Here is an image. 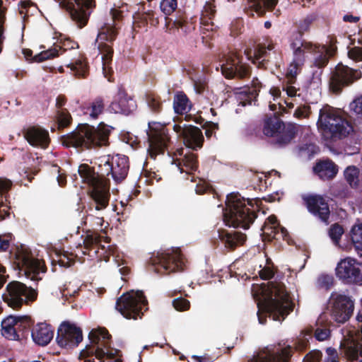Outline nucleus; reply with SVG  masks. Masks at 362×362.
Returning a JSON list of instances; mask_svg holds the SVG:
<instances>
[{"instance_id": "1", "label": "nucleus", "mask_w": 362, "mask_h": 362, "mask_svg": "<svg viewBox=\"0 0 362 362\" xmlns=\"http://www.w3.org/2000/svg\"><path fill=\"white\" fill-rule=\"evenodd\" d=\"M98 172L95 171L87 164L78 167V177L81 183L89 187V193L95 202L94 207H90L86 218L93 221L94 224L102 226L104 222L103 211L107 208L110 199V187L105 176L112 175L116 182L124 180L129 171V159L124 155H105L97 159Z\"/></svg>"}, {"instance_id": "2", "label": "nucleus", "mask_w": 362, "mask_h": 362, "mask_svg": "<svg viewBox=\"0 0 362 362\" xmlns=\"http://www.w3.org/2000/svg\"><path fill=\"white\" fill-rule=\"evenodd\" d=\"M262 300L257 303L259 322L265 324L267 315L275 321H283L293 311L291 301L284 285L281 282H269L261 288Z\"/></svg>"}, {"instance_id": "3", "label": "nucleus", "mask_w": 362, "mask_h": 362, "mask_svg": "<svg viewBox=\"0 0 362 362\" xmlns=\"http://www.w3.org/2000/svg\"><path fill=\"white\" fill-rule=\"evenodd\" d=\"M90 344L80 352V362H122L119 358H115L118 351L110 349V335L104 328L92 329L89 333Z\"/></svg>"}, {"instance_id": "4", "label": "nucleus", "mask_w": 362, "mask_h": 362, "mask_svg": "<svg viewBox=\"0 0 362 362\" xmlns=\"http://www.w3.org/2000/svg\"><path fill=\"white\" fill-rule=\"evenodd\" d=\"M114 129L112 126L103 122L97 128L88 124H83L63 139V144L69 147L74 146L90 148L108 145L109 136Z\"/></svg>"}, {"instance_id": "5", "label": "nucleus", "mask_w": 362, "mask_h": 362, "mask_svg": "<svg viewBox=\"0 0 362 362\" xmlns=\"http://www.w3.org/2000/svg\"><path fill=\"white\" fill-rule=\"evenodd\" d=\"M252 200H246L238 193H231L226 198V209L223 213V221L228 226L249 228L256 218Z\"/></svg>"}, {"instance_id": "6", "label": "nucleus", "mask_w": 362, "mask_h": 362, "mask_svg": "<svg viewBox=\"0 0 362 362\" xmlns=\"http://www.w3.org/2000/svg\"><path fill=\"white\" fill-rule=\"evenodd\" d=\"M317 125L323 134H329L333 139L346 137L353 131L349 122L328 105H324L320 110Z\"/></svg>"}, {"instance_id": "7", "label": "nucleus", "mask_w": 362, "mask_h": 362, "mask_svg": "<svg viewBox=\"0 0 362 362\" xmlns=\"http://www.w3.org/2000/svg\"><path fill=\"white\" fill-rule=\"evenodd\" d=\"M11 255L20 272L33 281L42 279L45 273L42 262L35 259L28 247L17 246L11 252Z\"/></svg>"}, {"instance_id": "8", "label": "nucleus", "mask_w": 362, "mask_h": 362, "mask_svg": "<svg viewBox=\"0 0 362 362\" xmlns=\"http://www.w3.org/2000/svg\"><path fill=\"white\" fill-rule=\"evenodd\" d=\"M147 300L141 291H131L119 297L116 309L127 319L141 318L143 310H147Z\"/></svg>"}, {"instance_id": "9", "label": "nucleus", "mask_w": 362, "mask_h": 362, "mask_svg": "<svg viewBox=\"0 0 362 362\" xmlns=\"http://www.w3.org/2000/svg\"><path fill=\"white\" fill-rule=\"evenodd\" d=\"M263 133L274 137L276 144L284 146L291 142L296 134V127L292 124H284L278 117H267L264 119Z\"/></svg>"}, {"instance_id": "10", "label": "nucleus", "mask_w": 362, "mask_h": 362, "mask_svg": "<svg viewBox=\"0 0 362 362\" xmlns=\"http://www.w3.org/2000/svg\"><path fill=\"white\" fill-rule=\"evenodd\" d=\"M343 340L340 344L341 354L348 362H362V326L342 329Z\"/></svg>"}, {"instance_id": "11", "label": "nucleus", "mask_w": 362, "mask_h": 362, "mask_svg": "<svg viewBox=\"0 0 362 362\" xmlns=\"http://www.w3.org/2000/svg\"><path fill=\"white\" fill-rule=\"evenodd\" d=\"M117 35L114 27L107 26L103 28L98 33L95 42L98 43V50L101 54L103 62V72L108 81H111L110 75L112 73L111 66L113 55L112 44Z\"/></svg>"}, {"instance_id": "12", "label": "nucleus", "mask_w": 362, "mask_h": 362, "mask_svg": "<svg viewBox=\"0 0 362 362\" xmlns=\"http://www.w3.org/2000/svg\"><path fill=\"white\" fill-rule=\"evenodd\" d=\"M151 262L155 272L161 275L182 271L185 265L183 255L179 248H172L158 253L152 258Z\"/></svg>"}, {"instance_id": "13", "label": "nucleus", "mask_w": 362, "mask_h": 362, "mask_svg": "<svg viewBox=\"0 0 362 362\" xmlns=\"http://www.w3.org/2000/svg\"><path fill=\"white\" fill-rule=\"evenodd\" d=\"M3 299L7 305L13 308L19 309L24 303L36 299L37 293L31 287L19 281H11L7 286L4 293Z\"/></svg>"}, {"instance_id": "14", "label": "nucleus", "mask_w": 362, "mask_h": 362, "mask_svg": "<svg viewBox=\"0 0 362 362\" xmlns=\"http://www.w3.org/2000/svg\"><path fill=\"white\" fill-rule=\"evenodd\" d=\"M227 78H245L250 76V66L243 62V58L236 52L224 54L216 67Z\"/></svg>"}, {"instance_id": "15", "label": "nucleus", "mask_w": 362, "mask_h": 362, "mask_svg": "<svg viewBox=\"0 0 362 362\" xmlns=\"http://www.w3.org/2000/svg\"><path fill=\"white\" fill-rule=\"evenodd\" d=\"M59 6L68 11L78 27L85 26L95 7V0H54Z\"/></svg>"}, {"instance_id": "16", "label": "nucleus", "mask_w": 362, "mask_h": 362, "mask_svg": "<svg viewBox=\"0 0 362 362\" xmlns=\"http://www.w3.org/2000/svg\"><path fill=\"white\" fill-rule=\"evenodd\" d=\"M290 47L293 53V59L288 65L287 71L290 81L297 76L305 62L308 54L312 52L313 43L303 40L301 37L293 40L290 43Z\"/></svg>"}, {"instance_id": "17", "label": "nucleus", "mask_w": 362, "mask_h": 362, "mask_svg": "<svg viewBox=\"0 0 362 362\" xmlns=\"http://www.w3.org/2000/svg\"><path fill=\"white\" fill-rule=\"evenodd\" d=\"M328 309L332 318L339 323L346 322L352 315L354 303L351 297L334 292L331 294Z\"/></svg>"}, {"instance_id": "18", "label": "nucleus", "mask_w": 362, "mask_h": 362, "mask_svg": "<svg viewBox=\"0 0 362 362\" xmlns=\"http://www.w3.org/2000/svg\"><path fill=\"white\" fill-rule=\"evenodd\" d=\"M149 131L148 132L149 156L153 159L158 154L164 153L170 142L168 131L165 127L160 124L149 123Z\"/></svg>"}, {"instance_id": "19", "label": "nucleus", "mask_w": 362, "mask_h": 362, "mask_svg": "<svg viewBox=\"0 0 362 362\" xmlns=\"http://www.w3.org/2000/svg\"><path fill=\"white\" fill-rule=\"evenodd\" d=\"M173 129L187 148L197 150L202 146L204 136L199 128L187 124L181 119L177 122H174Z\"/></svg>"}, {"instance_id": "20", "label": "nucleus", "mask_w": 362, "mask_h": 362, "mask_svg": "<svg viewBox=\"0 0 362 362\" xmlns=\"http://www.w3.org/2000/svg\"><path fill=\"white\" fill-rule=\"evenodd\" d=\"M335 271L337 277L344 283L362 285V263L356 259L351 257L341 259Z\"/></svg>"}, {"instance_id": "21", "label": "nucleus", "mask_w": 362, "mask_h": 362, "mask_svg": "<svg viewBox=\"0 0 362 362\" xmlns=\"http://www.w3.org/2000/svg\"><path fill=\"white\" fill-rule=\"evenodd\" d=\"M361 77V73L358 70L338 64L332 73L330 88L334 93H339L344 86L351 84Z\"/></svg>"}, {"instance_id": "22", "label": "nucleus", "mask_w": 362, "mask_h": 362, "mask_svg": "<svg viewBox=\"0 0 362 362\" xmlns=\"http://www.w3.org/2000/svg\"><path fill=\"white\" fill-rule=\"evenodd\" d=\"M293 353V347L286 343L267 347L254 356L250 362H288Z\"/></svg>"}, {"instance_id": "23", "label": "nucleus", "mask_w": 362, "mask_h": 362, "mask_svg": "<svg viewBox=\"0 0 362 362\" xmlns=\"http://www.w3.org/2000/svg\"><path fill=\"white\" fill-rule=\"evenodd\" d=\"M31 323L27 315H9L1 322V334L9 340H18L20 333L30 327Z\"/></svg>"}, {"instance_id": "24", "label": "nucleus", "mask_w": 362, "mask_h": 362, "mask_svg": "<svg viewBox=\"0 0 362 362\" xmlns=\"http://www.w3.org/2000/svg\"><path fill=\"white\" fill-rule=\"evenodd\" d=\"M82 340V330L76 325L64 322L59 327L56 341L60 347L72 349L78 346Z\"/></svg>"}, {"instance_id": "25", "label": "nucleus", "mask_w": 362, "mask_h": 362, "mask_svg": "<svg viewBox=\"0 0 362 362\" xmlns=\"http://www.w3.org/2000/svg\"><path fill=\"white\" fill-rule=\"evenodd\" d=\"M303 199L310 213L318 217L323 222L327 223L330 211L325 198L318 194H308Z\"/></svg>"}, {"instance_id": "26", "label": "nucleus", "mask_w": 362, "mask_h": 362, "mask_svg": "<svg viewBox=\"0 0 362 362\" xmlns=\"http://www.w3.org/2000/svg\"><path fill=\"white\" fill-rule=\"evenodd\" d=\"M136 107V102L127 95L125 90L119 87L113 101L109 106L111 112L128 115Z\"/></svg>"}, {"instance_id": "27", "label": "nucleus", "mask_w": 362, "mask_h": 362, "mask_svg": "<svg viewBox=\"0 0 362 362\" xmlns=\"http://www.w3.org/2000/svg\"><path fill=\"white\" fill-rule=\"evenodd\" d=\"M262 234L268 240L282 238L286 240L288 235L287 230L281 227L275 216H270L267 218L262 227Z\"/></svg>"}, {"instance_id": "28", "label": "nucleus", "mask_w": 362, "mask_h": 362, "mask_svg": "<svg viewBox=\"0 0 362 362\" xmlns=\"http://www.w3.org/2000/svg\"><path fill=\"white\" fill-rule=\"evenodd\" d=\"M173 164H175L181 173H185L191 177V182H195L194 173L198 169L197 156L192 153H186L182 158H176L173 160Z\"/></svg>"}, {"instance_id": "29", "label": "nucleus", "mask_w": 362, "mask_h": 362, "mask_svg": "<svg viewBox=\"0 0 362 362\" xmlns=\"http://www.w3.org/2000/svg\"><path fill=\"white\" fill-rule=\"evenodd\" d=\"M66 103V98L64 95H59L56 99V107L58 108L54 115V127H51V130L62 129L68 127L72 120L71 116L66 109L62 107Z\"/></svg>"}, {"instance_id": "30", "label": "nucleus", "mask_w": 362, "mask_h": 362, "mask_svg": "<svg viewBox=\"0 0 362 362\" xmlns=\"http://www.w3.org/2000/svg\"><path fill=\"white\" fill-rule=\"evenodd\" d=\"M47 171L49 173V183L51 190L55 191L57 187H63L66 184L64 173L57 163H47Z\"/></svg>"}, {"instance_id": "31", "label": "nucleus", "mask_w": 362, "mask_h": 362, "mask_svg": "<svg viewBox=\"0 0 362 362\" xmlns=\"http://www.w3.org/2000/svg\"><path fill=\"white\" fill-rule=\"evenodd\" d=\"M313 170L320 179L327 180L336 176L338 173V167L332 160H326L317 163Z\"/></svg>"}, {"instance_id": "32", "label": "nucleus", "mask_w": 362, "mask_h": 362, "mask_svg": "<svg viewBox=\"0 0 362 362\" xmlns=\"http://www.w3.org/2000/svg\"><path fill=\"white\" fill-rule=\"evenodd\" d=\"M24 137L28 143L36 147L45 148V132L38 127H30L24 130Z\"/></svg>"}, {"instance_id": "33", "label": "nucleus", "mask_w": 362, "mask_h": 362, "mask_svg": "<svg viewBox=\"0 0 362 362\" xmlns=\"http://www.w3.org/2000/svg\"><path fill=\"white\" fill-rule=\"evenodd\" d=\"M218 238L226 247L233 249L245 241V235L237 231L218 230Z\"/></svg>"}, {"instance_id": "34", "label": "nucleus", "mask_w": 362, "mask_h": 362, "mask_svg": "<svg viewBox=\"0 0 362 362\" xmlns=\"http://www.w3.org/2000/svg\"><path fill=\"white\" fill-rule=\"evenodd\" d=\"M313 50L310 52L313 65L319 69L325 67L329 61L328 49L325 45L313 44Z\"/></svg>"}, {"instance_id": "35", "label": "nucleus", "mask_w": 362, "mask_h": 362, "mask_svg": "<svg viewBox=\"0 0 362 362\" xmlns=\"http://www.w3.org/2000/svg\"><path fill=\"white\" fill-rule=\"evenodd\" d=\"M47 253L51 259L52 271L54 272V266L58 264L60 267H69L71 264V259L68 257L67 254L62 252L56 247H49L47 246Z\"/></svg>"}, {"instance_id": "36", "label": "nucleus", "mask_w": 362, "mask_h": 362, "mask_svg": "<svg viewBox=\"0 0 362 362\" xmlns=\"http://www.w3.org/2000/svg\"><path fill=\"white\" fill-rule=\"evenodd\" d=\"M274 48V45L273 44L268 45L267 48L262 45H258L255 48L253 55H252L251 51H245V53L247 59L252 60L253 64H257L258 67H264V62L267 58V50H272Z\"/></svg>"}, {"instance_id": "37", "label": "nucleus", "mask_w": 362, "mask_h": 362, "mask_svg": "<svg viewBox=\"0 0 362 362\" xmlns=\"http://www.w3.org/2000/svg\"><path fill=\"white\" fill-rule=\"evenodd\" d=\"M104 109L105 100L102 97H97L88 105L81 107L83 113L92 119H97Z\"/></svg>"}, {"instance_id": "38", "label": "nucleus", "mask_w": 362, "mask_h": 362, "mask_svg": "<svg viewBox=\"0 0 362 362\" xmlns=\"http://www.w3.org/2000/svg\"><path fill=\"white\" fill-rule=\"evenodd\" d=\"M12 182L6 178H0V221L8 216V209L5 203L6 201V194L11 189Z\"/></svg>"}, {"instance_id": "39", "label": "nucleus", "mask_w": 362, "mask_h": 362, "mask_svg": "<svg viewBox=\"0 0 362 362\" xmlns=\"http://www.w3.org/2000/svg\"><path fill=\"white\" fill-rule=\"evenodd\" d=\"M173 108L176 113L183 115L191 110L192 103L184 93L180 92L174 97Z\"/></svg>"}, {"instance_id": "40", "label": "nucleus", "mask_w": 362, "mask_h": 362, "mask_svg": "<svg viewBox=\"0 0 362 362\" xmlns=\"http://www.w3.org/2000/svg\"><path fill=\"white\" fill-rule=\"evenodd\" d=\"M250 7L253 8L255 12L262 16L266 9L273 8L277 4L278 0H247Z\"/></svg>"}, {"instance_id": "41", "label": "nucleus", "mask_w": 362, "mask_h": 362, "mask_svg": "<svg viewBox=\"0 0 362 362\" xmlns=\"http://www.w3.org/2000/svg\"><path fill=\"white\" fill-rule=\"evenodd\" d=\"M344 177L351 187H356L362 177V174L356 166L349 165L344 170Z\"/></svg>"}, {"instance_id": "42", "label": "nucleus", "mask_w": 362, "mask_h": 362, "mask_svg": "<svg viewBox=\"0 0 362 362\" xmlns=\"http://www.w3.org/2000/svg\"><path fill=\"white\" fill-rule=\"evenodd\" d=\"M31 336L36 344L45 346V325L43 322L36 324L32 329Z\"/></svg>"}, {"instance_id": "43", "label": "nucleus", "mask_w": 362, "mask_h": 362, "mask_svg": "<svg viewBox=\"0 0 362 362\" xmlns=\"http://www.w3.org/2000/svg\"><path fill=\"white\" fill-rule=\"evenodd\" d=\"M324 316L321 315L317 322V328L315 330V337L318 341H325L329 338L331 331L328 325H323Z\"/></svg>"}, {"instance_id": "44", "label": "nucleus", "mask_w": 362, "mask_h": 362, "mask_svg": "<svg viewBox=\"0 0 362 362\" xmlns=\"http://www.w3.org/2000/svg\"><path fill=\"white\" fill-rule=\"evenodd\" d=\"M6 6L4 5L3 1L0 0V53L3 50L4 42L6 40Z\"/></svg>"}, {"instance_id": "45", "label": "nucleus", "mask_w": 362, "mask_h": 362, "mask_svg": "<svg viewBox=\"0 0 362 362\" xmlns=\"http://www.w3.org/2000/svg\"><path fill=\"white\" fill-rule=\"evenodd\" d=\"M351 237L356 249L362 250V223L356 224L353 226Z\"/></svg>"}, {"instance_id": "46", "label": "nucleus", "mask_w": 362, "mask_h": 362, "mask_svg": "<svg viewBox=\"0 0 362 362\" xmlns=\"http://www.w3.org/2000/svg\"><path fill=\"white\" fill-rule=\"evenodd\" d=\"M139 17L141 18L144 25H146L148 22L154 27H157L159 24V18L156 13L152 10L145 11Z\"/></svg>"}, {"instance_id": "47", "label": "nucleus", "mask_w": 362, "mask_h": 362, "mask_svg": "<svg viewBox=\"0 0 362 362\" xmlns=\"http://www.w3.org/2000/svg\"><path fill=\"white\" fill-rule=\"evenodd\" d=\"M334 284V278L332 275L320 274L316 281V286L319 288L329 290Z\"/></svg>"}, {"instance_id": "48", "label": "nucleus", "mask_w": 362, "mask_h": 362, "mask_svg": "<svg viewBox=\"0 0 362 362\" xmlns=\"http://www.w3.org/2000/svg\"><path fill=\"white\" fill-rule=\"evenodd\" d=\"M177 7V0H162L160 3V11L168 16L173 13Z\"/></svg>"}, {"instance_id": "49", "label": "nucleus", "mask_w": 362, "mask_h": 362, "mask_svg": "<svg viewBox=\"0 0 362 362\" xmlns=\"http://www.w3.org/2000/svg\"><path fill=\"white\" fill-rule=\"evenodd\" d=\"M23 54L26 60L30 62L39 63L43 62L45 59V53L43 51L40 53H36L34 56H33V50L29 49H23Z\"/></svg>"}, {"instance_id": "50", "label": "nucleus", "mask_w": 362, "mask_h": 362, "mask_svg": "<svg viewBox=\"0 0 362 362\" xmlns=\"http://www.w3.org/2000/svg\"><path fill=\"white\" fill-rule=\"evenodd\" d=\"M296 77L293 79V81H290L288 77V71H286V84L283 86V90L286 92V95L289 97H295L296 95H299L298 94V91L299 90L294 84L296 83Z\"/></svg>"}, {"instance_id": "51", "label": "nucleus", "mask_w": 362, "mask_h": 362, "mask_svg": "<svg viewBox=\"0 0 362 362\" xmlns=\"http://www.w3.org/2000/svg\"><path fill=\"white\" fill-rule=\"evenodd\" d=\"M71 69L74 72L75 75L81 77H85L88 71L87 64L82 60H78L74 64H72Z\"/></svg>"}, {"instance_id": "52", "label": "nucleus", "mask_w": 362, "mask_h": 362, "mask_svg": "<svg viewBox=\"0 0 362 362\" xmlns=\"http://www.w3.org/2000/svg\"><path fill=\"white\" fill-rule=\"evenodd\" d=\"M343 233H344L343 228L337 223L332 225L329 231V235L330 238L332 240V241L336 245L339 243V241Z\"/></svg>"}, {"instance_id": "53", "label": "nucleus", "mask_w": 362, "mask_h": 362, "mask_svg": "<svg viewBox=\"0 0 362 362\" xmlns=\"http://www.w3.org/2000/svg\"><path fill=\"white\" fill-rule=\"evenodd\" d=\"M315 17L314 15H308L303 19L300 20L298 23V32L302 34L310 29L311 24L315 21Z\"/></svg>"}, {"instance_id": "54", "label": "nucleus", "mask_w": 362, "mask_h": 362, "mask_svg": "<svg viewBox=\"0 0 362 362\" xmlns=\"http://www.w3.org/2000/svg\"><path fill=\"white\" fill-rule=\"evenodd\" d=\"M61 42L57 41L53 43V46L47 49V60L59 56L64 52Z\"/></svg>"}, {"instance_id": "55", "label": "nucleus", "mask_w": 362, "mask_h": 362, "mask_svg": "<svg viewBox=\"0 0 362 362\" xmlns=\"http://www.w3.org/2000/svg\"><path fill=\"white\" fill-rule=\"evenodd\" d=\"M146 102L152 111L158 112L161 110V102L158 96L148 95L146 98Z\"/></svg>"}, {"instance_id": "56", "label": "nucleus", "mask_w": 362, "mask_h": 362, "mask_svg": "<svg viewBox=\"0 0 362 362\" xmlns=\"http://www.w3.org/2000/svg\"><path fill=\"white\" fill-rule=\"evenodd\" d=\"M325 354L323 362H339V355L335 349L329 347L326 349Z\"/></svg>"}, {"instance_id": "57", "label": "nucleus", "mask_w": 362, "mask_h": 362, "mask_svg": "<svg viewBox=\"0 0 362 362\" xmlns=\"http://www.w3.org/2000/svg\"><path fill=\"white\" fill-rule=\"evenodd\" d=\"M174 308L178 311L187 310L189 308V302L182 298L175 299L173 301Z\"/></svg>"}, {"instance_id": "58", "label": "nucleus", "mask_w": 362, "mask_h": 362, "mask_svg": "<svg viewBox=\"0 0 362 362\" xmlns=\"http://www.w3.org/2000/svg\"><path fill=\"white\" fill-rule=\"evenodd\" d=\"M348 55L354 61H362V47H354L351 48L348 52Z\"/></svg>"}, {"instance_id": "59", "label": "nucleus", "mask_w": 362, "mask_h": 362, "mask_svg": "<svg viewBox=\"0 0 362 362\" xmlns=\"http://www.w3.org/2000/svg\"><path fill=\"white\" fill-rule=\"evenodd\" d=\"M350 109L356 114H362V95L356 98L349 105Z\"/></svg>"}, {"instance_id": "60", "label": "nucleus", "mask_w": 362, "mask_h": 362, "mask_svg": "<svg viewBox=\"0 0 362 362\" xmlns=\"http://www.w3.org/2000/svg\"><path fill=\"white\" fill-rule=\"evenodd\" d=\"M262 88V83L257 78H254L252 81V87L250 88V94H251V98H255L258 95V92Z\"/></svg>"}, {"instance_id": "61", "label": "nucleus", "mask_w": 362, "mask_h": 362, "mask_svg": "<svg viewBox=\"0 0 362 362\" xmlns=\"http://www.w3.org/2000/svg\"><path fill=\"white\" fill-rule=\"evenodd\" d=\"M310 107L305 105L299 106L294 112V116L297 118H305L309 116Z\"/></svg>"}, {"instance_id": "62", "label": "nucleus", "mask_w": 362, "mask_h": 362, "mask_svg": "<svg viewBox=\"0 0 362 362\" xmlns=\"http://www.w3.org/2000/svg\"><path fill=\"white\" fill-rule=\"evenodd\" d=\"M215 13V7L210 3H206L202 11V16L203 18H208V19H211L212 16H214Z\"/></svg>"}, {"instance_id": "63", "label": "nucleus", "mask_w": 362, "mask_h": 362, "mask_svg": "<svg viewBox=\"0 0 362 362\" xmlns=\"http://www.w3.org/2000/svg\"><path fill=\"white\" fill-rule=\"evenodd\" d=\"M11 240V235H0V252L6 251L9 248Z\"/></svg>"}, {"instance_id": "64", "label": "nucleus", "mask_w": 362, "mask_h": 362, "mask_svg": "<svg viewBox=\"0 0 362 362\" xmlns=\"http://www.w3.org/2000/svg\"><path fill=\"white\" fill-rule=\"evenodd\" d=\"M321 358V353L318 351H312L308 354L305 358V362H319Z\"/></svg>"}]
</instances>
